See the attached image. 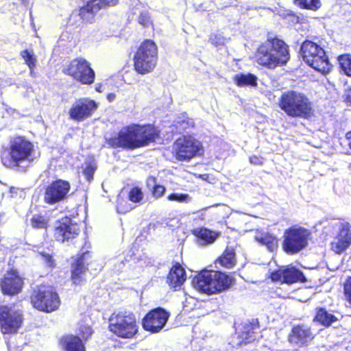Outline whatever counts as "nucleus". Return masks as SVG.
Returning <instances> with one entry per match:
<instances>
[{"mask_svg":"<svg viewBox=\"0 0 351 351\" xmlns=\"http://www.w3.org/2000/svg\"><path fill=\"white\" fill-rule=\"evenodd\" d=\"M160 136V130L153 125L131 124L123 127L117 136L108 140L113 147L134 149L147 146Z\"/></svg>","mask_w":351,"mask_h":351,"instance_id":"obj_1","label":"nucleus"},{"mask_svg":"<svg viewBox=\"0 0 351 351\" xmlns=\"http://www.w3.org/2000/svg\"><path fill=\"white\" fill-rule=\"evenodd\" d=\"M255 57L258 64L273 69L289 60L288 46L277 38H268L259 46Z\"/></svg>","mask_w":351,"mask_h":351,"instance_id":"obj_2","label":"nucleus"},{"mask_svg":"<svg viewBox=\"0 0 351 351\" xmlns=\"http://www.w3.org/2000/svg\"><path fill=\"white\" fill-rule=\"evenodd\" d=\"M234 278L220 271H204L197 274L192 284L197 291L210 295L227 290L234 283Z\"/></svg>","mask_w":351,"mask_h":351,"instance_id":"obj_3","label":"nucleus"},{"mask_svg":"<svg viewBox=\"0 0 351 351\" xmlns=\"http://www.w3.org/2000/svg\"><path fill=\"white\" fill-rule=\"evenodd\" d=\"M279 106L288 116L306 118L312 110V104L303 93L288 90L283 93L279 99Z\"/></svg>","mask_w":351,"mask_h":351,"instance_id":"obj_4","label":"nucleus"},{"mask_svg":"<svg viewBox=\"0 0 351 351\" xmlns=\"http://www.w3.org/2000/svg\"><path fill=\"white\" fill-rule=\"evenodd\" d=\"M158 48L155 43L146 40L141 43L134 58V66L136 72L145 75L152 72L157 63Z\"/></svg>","mask_w":351,"mask_h":351,"instance_id":"obj_5","label":"nucleus"},{"mask_svg":"<svg viewBox=\"0 0 351 351\" xmlns=\"http://www.w3.org/2000/svg\"><path fill=\"white\" fill-rule=\"evenodd\" d=\"M300 51L304 61L310 66L322 73L329 72L331 64L325 51L317 43L306 40L302 43Z\"/></svg>","mask_w":351,"mask_h":351,"instance_id":"obj_6","label":"nucleus"},{"mask_svg":"<svg viewBox=\"0 0 351 351\" xmlns=\"http://www.w3.org/2000/svg\"><path fill=\"white\" fill-rule=\"evenodd\" d=\"M109 323L110 330L121 338L131 339L138 332L136 317L132 313L112 314Z\"/></svg>","mask_w":351,"mask_h":351,"instance_id":"obj_7","label":"nucleus"},{"mask_svg":"<svg viewBox=\"0 0 351 351\" xmlns=\"http://www.w3.org/2000/svg\"><path fill=\"white\" fill-rule=\"evenodd\" d=\"M311 232L303 227L294 226L287 229L283 235L282 249L288 254L300 252L308 245Z\"/></svg>","mask_w":351,"mask_h":351,"instance_id":"obj_8","label":"nucleus"},{"mask_svg":"<svg viewBox=\"0 0 351 351\" xmlns=\"http://www.w3.org/2000/svg\"><path fill=\"white\" fill-rule=\"evenodd\" d=\"M31 302L34 307L39 311L50 313L56 311L60 306V298L53 288L49 286H40L31 296Z\"/></svg>","mask_w":351,"mask_h":351,"instance_id":"obj_9","label":"nucleus"},{"mask_svg":"<svg viewBox=\"0 0 351 351\" xmlns=\"http://www.w3.org/2000/svg\"><path fill=\"white\" fill-rule=\"evenodd\" d=\"M63 72L83 84H90L95 80V72L84 58H75L64 66Z\"/></svg>","mask_w":351,"mask_h":351,"instance_id":"obj_10","label":"nucleus"},{"mask_svg":"<svg viewBox=\"0 0 351 351\" xmlns=\"http://www.w3.org/2000/svg\"><path fill=\"white\" fill-rule=\"evenodd\" d=\"M22 322V314L15 305H0V326L3 334L16 332Z\"/></svg>","mask_w":351,"mask_h":351,"instance_id":"obj_11","label":"nucleus"},{"mask_svg":"<svg viewBox=\"0 0 351 351\" xmlns=\"http://www.w3.org/2000/svg\"><path fill=\"white\" fill-rule=\"evenodd\" d=\"M170 313L162 308L150 311L143 319V327L152 333L159 332L165 326Z\"/></svg>","mask_w":351,"mask_h":351,"instance_id":"obj_12","label":"nucleus"},{"mask_svg":"<svg viewBox=\"0 0 351 351\" xmlns=\"http://www.w3.org/2000/svg\"><path fill=\"white\" fill-rule=\"evenodd\" d=\"M79 233L80 228L77 223L66 217L57 221L53 237L57 241L64 243L75 239Z\"/></svg>","mask_w":351,"mask_h":351,"instance_id":"obj_13","label":"nucleus"},{"mask_svg":"<svg viewBox=\"0 0 351 351\" xmlns=\"http://www.w3.org/2000/svg\"><path fill=\"white\" fill-rule=\"evenodd\" d=\"M71 189L70 183L58 180L51 183L46 189L44 195L45 203L53 204L64 200Z\"/></svg>","mask_w":351,"mask_h":351,"instance_id":"obj_14","label":"nucleus"},{"mask_svg":"<svg viewBox=\"0 0 351 351\" xmlns=\"http://www.w3.org/2000/svg\"><path fill=\"white\" fill-rule=\"evenodd\" d=\"M97 103L88 98H81L73 104L69 111L71 119L81 121L90 117L97 109Z\"/></svg>","mask_w":351,"mask_h":351,"instance_id":"obj_15","label":"nucleus"},{"mask_svg":"<svg viewBox=\"0 0 351 351\" xmlns=\"http://www.w3.org/2000/svg\"><path fill=\"white\" fill-rule=\"evenodd\" d=\"M335 226L339 232L331 243V249L336 254H341L351 245V226L348 223L340 222Z\"/></svg>","mask_w":351,"mask_h":351,"instance_id":"obj_16","label":"nucleus"},{"mask_svg":"<svg viewBox=\"0 0 351 351\" xmlns=\"http://www.w3.org/2000/svg\"><path fill=\"white\" fill-rule=\"evenodd\" d=\"M271 278L273 281H280L287 284L306 281L303 273L295 267L291 265L282 267L273 271Z\"/></svg>","mask_w":351,"mask_h":351,"instance_id":"obj_17","label":"nucleus"},{"mask_svg":"<svg viewBox=\"0 0 351 351\" xmlns=\"http://www.w3.org/2000/svg\"><path fill=\"white\" fill-rule=\"evenodd\" d=\"M118 2L119 0H91L79 10V15L82 20L92 23L95 15L101 8L114 6Z\"/></svg>","mask_w":351,"mask_h":351,"instance_id":"obj_18","label":"nucleus"},{"mask_svg":"<svg viewBox=\"0 0 351 351\" xmlns=\"http://www.w3.org/2000/svg\"><path fill=\"white\" fill-rule=\"evenodd\" d=\"M176 154H197L202 150L201 143L191 136H183L173 144Z\"/></svg>","mask_w":351,"mask_h":351,"instance_id":"obj_19","label":"nucleus"},{"mask_svg":"<svg viewBox=\"0 0 351 351\" xmlns=\"http://www.w3.org/2000/svg\"><path fill=\"white\" fill-rule=\"evenodd\" d=\"M23 284V280L18 272L12 270L5 275L1 282V288L4 294L16 295L21 291Z\"/></svg>","mask_w":351,"mask_h":351,"instance_id":"obj_20","label":"nucleus"},{"mask_svg":"<svg viewBox=\"0 0 351 351\" xmlns=\"http://www.w3.org/2000/svg\"><path fill=\"white\" fill-rule=\"evenodd\" d=\"M313 338L310 327L307 326H296L292 328L289 336L291 343L299 347L307 345Z\"/></svg>","mask_w":351,"mask_h":351,"instance_id":"obj_21","label":"nucleus"},{"mask_svg":"<svg viewBox=\"0 0 351 351\" xmlns=\"http://www.w3.org/2000/svg\"><path fill=\"white\" fill-rule=\"evenodd\" d=\"M90 254L88 252L82 254L72 266L71 278L75 285H80L85 280L88 265L87 260Z\"/></svg>","mask_w":351,"mask_h":351,"instance_id":"obj_22","label":"nucleus"},{"mask_svg":"<svg viewBox=\"0 0 351 351\" xmlns=\"http://www.w3.org/2000/svg\"><path fill=\"white\" fill-rule=\"evenodd\" d=\"M34 155H2L1 160L4 166L9 168L17 167L24 171L34 160Z\"/></svg>","mask_w":351,"mask_h":351,"instance_id":"obj_23","label":"nucleus"},{"mask_svg":"<svg viewBox=\"0 0 351 351\" xmlns=\"http://www.w3.org/2000/svg\"><path fill=\"white\" fill-rule=\"evenodd\" d=\"M186 280V273L180 265H175L168 274L167 282L174 289L180 288Z\"/></svg>","mask_w":351,"mask_h":351,"instance_id":"obj_24","label":"nucleus"},{"mask_svg":"<svg viewBox=\"0 0 351 351\" xmlns=\"http://www.w3.org/2000/svg\"><path fill=\"white\" fill-rule=\"evenodd\" d=\"M12 152L16 154H31L33 151L32 143L23 136H16L10 140Z\"/></svg>","mask_w":351,"mask_h":351,"instance_id":"obj_25","label":"nucleus"},{"mask_svg":"<svg viewBox=\"0 0 351 351\" xmlns=\"http://www.w3.org/2000/svg\"><path fill=\"white\" fill-rule=\"evenodd\" d=\"M193 233L198 239V243L202 245L213 243L219 236L217 232L205 228H197Z\"/></svg>","mask_w":351,"mask_h":351,"instance_id":"obj_26","label":"nucleus"},{"mask_svg":"<svg viewBox=\"0 0 351 351\" xmlns=\"http://www.w3.org/2000/svg\"><path fill=\"white\" fill-rule=\"evenodd\" d=\"M60 342L62 346L66 351H85L82 340L77 336H65Z\"/></svg>","mask_w":351,"mask_h":351,"instance_id":"obj_27","label":"nucleus"},{"mask_svg":"<svg viewBox=\"0 0 351 351\" xmlns=\"http://www.w3.org/2000/svg\"><path fill=\"white\" fill-rule=\"evenodd\" d=\"M337 320L338 319L334 315L328 313L325 308H317L314 321L319 322L322 326L328 327Z\"/></svg>","mask_w":351,"mask_h":351,"instance_id":"obj_28","label":"nucleus"},{"mask_svg":"<svg viewBox=\"0 0 351 351\" xmlns=\"http://www.w3.org/2000/svg\"><path fill=\"white\" fill-rule=\"evenodd\" d=\"M257 77L252 73H238L233 77L234 82L238 86H256Z\"/></svg>","mask_w":351,"mask_h":351,"instance_id":"obj_29","label":"nucleus"},{"mask_svg":"<svg viewBox=\"0 0 351 351\" xmlns=\"http://www.w3.org/2000/svg\"><path fill=\"white\" fill-rule=\"evenodd\" d=\"M255 240L261 245H265L272 252L277 247V240L272 235L267 232H257L254 237Z\"/></svg>","mask_w":351,"mask_h":351,"instance_id":"obj_30","label":"nucleus"},{"mask_svg":"<svg viewBox=\"0 0 351 351\" xmlns=\"http://www.w3.org/2000/svg\"><path fill=\"white\" fill-rule=\"evenodd\" d=\"M132 10L134 14H138L137 21L139 24L144 27L149 26L151 24L149 14L148 11L143 8L141 2L138 1Z\"/></svg>","mask_w":351,"mask_h":351,"instance_id":"obj_31","label":"nucleus"},{"mask_svg":"<svg viewBox=\"0 0 351 351\" xmlns=\"http://www.w3.org/2000/svg\"><path fill=\"white\" fill-rule=\"evenodd\" d=\"M233 249L227 248L223 255L217 260V263L226 268H232L236 263Z\"/></svg>","mask_w":351,"mask_h":351,"instance_id":"obj_32","label":"nucleus"},{"mask_svg":"<svg viewBox=\"0 0 351 351\" xmlns=\"http://www.w3.org/2000/svg\"><path fill=\"white\" fill-rule=\"evenodd\" d=\"M97 167V166L95 159L92 156L88 157L83 167V172L88 182L93 180V174Z\"/></svg>","mask_w":351,"mask_h":351,"instance_id":"obj_33","label":"nucleus"},{"mask_svg":"<svg viewBox=\"0 0 351 351\" xmlns=\"http://www.w3.org/2000/svg\"><path fill=\"white\" fill-rule=\"evenodd\" d=\"M194 126V122L192 119L183 116L182 118H179L178 120L176 121V124L174 127L176 129V132L181 133L186 130L193 128Z\"/></svg>","mask_w":351,"mask_h":351,"instance_id":"obj_34","label":"nucleus"},{"mask_svg":"<svg viewBox=\"0 0 351 351\" xmlns=\"http://www.w3.org/2000/svg\"><path fill=\"white\" fill-rule=\"evenodd\" d=\"M338 60L341 71L346 75L351 76V55H341Z\"/></svg>","mask_w":351,"mask_h":351,"instance_id":"obj_35","label":"nucleus"},{"mask_svg":"<svg viewBox=\"0 0 351 351\" xmlns=\"http://www.w3.org/2000/svg\"><path fill=\"white\" fill-rule=\"evenodd\" d=\"M244 330L239 334V337L245 343L251 342L255 340L254 332L252 331V326L249 324H246L243 326Z\"/></svg>","mask_w":351,"mask_h":351,"instance_id":"obj_36","label":"nucleus"},{"mask_svg":"<svg viewBox=\"0 0 351 351\" xmlns=\"http://www.w3.org/2000/svg\"><path fill=\"white\" fill-rule=\"evenodd\" d=\"M295 3L302 8L316 10L320 7L319 0H295Z\"/></svg>","mask_w":351,"mask_h":351,"instance_id":"obj_37","label":"nucleus"},{"mask_svg":"<svg viewBox=\"0 0 351 351\" xmlns=\"http://www.w3.org/2000/svg\"><path fill=\"white\" fill-rule=\"evenodd\" d=\"M48 221L44 217L36 215L31 219V225L34 228H47Z\"/></svg>","mask_w":351,"mask_h":351,"instance_id":"obj_38","label":"nucleus"},{"mask_svg":"<svg viewBox=\"0 0 351 351\" xmlns=\"http://www.w3.org/2000/svg\"><path fill=\"white\" fill-rule=\"evenodd\" d=\"M209 41L213 45L218 47L225 45L228 41V38H226L221 33H216L210 36Z\"/></svg>","mask_w":351,"mask_h":351,"instance_id":"obj_39","label":"nucleus"},{"mask_svg":"<svg viewBox=\"0 0 351 351\" xmlns=\"http://www.w3.org/2000/svg\"><path fill=\"white\" fill-rule=\"evenodd\" d=\"M21 56L24 59L25 63L27 64L29 68H34L36 66V59L34 56L32 51L28 50H24L21 52Z\"/></svg>","mask_w":351,"mask_h":351,"instance_id":"obj_40","label":"nucleus"},{"mask_svg":"<svg viewBox=\"0 0 351 351\" xmlns=\"http://www.w3.org/2000/svg\"><path fill=\"white\" fill-rule=\"evenodd\" d=\"M167 199L180 203H188L191 201V197L188 194L173 193L168 195Z\"/></svg>","mask_w":351,"mask_h":351,"instance_id":"obj_41","label":"nucleus"},{"mask_svg":"<svg viewBox=\"0 0 351 351\" xmlns=\"http://www.w3.org/2000/svg\"><path fill=\"white\" fill-rule=\"evenodd\" d=\"M143 194L141 189L138 187L132 188L129 193V199L131 202L138 203L142 200Z\"/></svg>","mask_w":351,"mask_h":351,"instance_id":"obj_42","label":"nucleus"},{"mask_svg":"<svg viewBox=\"0 0 351 351\" xmlns=\"http://www.w3.org/2000/svg\"><path fill=\"white\" fill-rule=\"evenodd\" d=\"M79 330L82 338L84 339H87L93 334V330L91 327L87 324H80Z\"/></svg>","mask_w":351,"mask_h":351,"instance_id":"obj_43","label":"nucleus"},{"mask_svg":"<svg viewBox=\"0 0 351 351\" xmlns=\"http://www.w3.org/2000/svg\"><path fill=\"white\" fill-rule=\"evenodd\" d=\"M344 295L346 301L351 305V277L344 283Z\"/></svg>","mask_w":351,"mask_h":351,"instance_id":"obj_44","label":"nucleus"},{"mask_svg":"<svg viewBox=\"0 0 351 351\" xmlns=\"http://www.w3.org/2000/svg\"><path fill=\"white\" fill-rule=\"evenodd\" d=\"M264 160V158H263L260 155H252L249 158L250 163L255 165H262L263 163Z\"/></svg>","mask_w":351,"mask_h":351,"instance_id":"obj_45","label":"nucleus"},{"mask_svg":"<svg viewBox=\"0 0 351 351\" xmlns=\"http://www.w3.org/2000/svg\"><path fill=\"white\" fill-rule=\"evenodd\" d=\"M165 191V188L163 186L157 184L153 189V195L156 197H160L164 194Z\"/></svg>","mask_w":351,"mask_h":351,"instance_id":"obj_46","label":"nucleus"},{"mask_svg":"<svg viewBox=\"0 0 351 351\" xmlns=\"http://www.w3.org/2000/svg\"><path fill=\"white\" fill-rule=\"evenodd\" d=\"M124 201H122V202H119L118 203V205H117V211L119 213H125L127 212H128L129 210H132V206H127L126 208L123 207V205H122V203Z\"/></svg>","mask_w":351,"mask_h":351,"instance_id":"obj_47","label":"nucleus"},{"mask_svg":"<svg viewBox=\"0 0 351 351\" xmlns=\"http://www.w3.org/2000/svg\"><path fill=\"white\" fill-rule=\"evenodd\" d=\"M40 255L43 256V259L46 261V263L51 267L53 266V260L49 254L47 253H41Z\"/></svg>","mask_w":351,"mask_h":351,"instance_id":"obj_48","label":"nucleus"},{"mask_svg":"<svg viewBox=\"0 0 351 351\" xmlns=\"http://www.w3.org/2000/svg\"><path fill=\"white\" fill-rule=\"evenodd\" d=\"M147 186L149 188L154 189L157 184H156V180L154 177L150 176L147 179Z\"/></svg>","mask_w":351,"mask_h":351,"instance_id":"obj_49","label":"nucleus"},{"mask_svg":"<svg viewBox=\"0 0 351 351\" xmlns=\"http://www.w3.org/2000/svg\"><path fill=\"white\" fill-rule=\"evenodd\" d=\"M176 158L178 160H189L195 155H175Z\"/></svg>","mask_w":351,"mask_h":351,"instance_id":"obj_50","label":"nucleus"},{"mask_svg":"<svg viewBox=\"0 0 351 351\" xmlns=\"http://www.w3.org/2000/svg\"><path fill=\"white\" fill-rule=\"evenodd\" d=\"M345 100L347 103H350L351 104V88L346 90Z\"/></svg>","mask_w":351,"mask_h":351,"instance_id":"obj_51","label":"nucleus"},{"mask_svg":"<svg viewBox=\"0 0 351 351\" xmlns=\"http://www.w3.org/2000/svg\"><path fill=\"white\" fill-rule=\"evenodd\" d=\"M95 90L101 93L104 90V86L101 84H97L95 86Z\"/></svg>","mask_w":351,"mask_h":351,"instance_id":"obj_52","label":"nucleus"},{"mask_svg":"<svg viewBox=\"0 0 351 351\" xmlns=\"http://www.w3.org/2000/svg\"><path fill=\"white\" fill-rule=\"evenodd\" d=\"M346 138L348 141L349 147L351 149V131L346 134Z\"/></svg>","mask_w":351,"mask_h":351,"instance_id":"obj_53","label":"nucleus"},{"mask_svg":"<svg viewBox=\"0 0 351 351\" xmlns=\"http://www.w3.org/2000/svg\"><path fill=\"white\" fill-rule=\"evenodd\" d=\"M109 101H112L115 99V95L114 93H110L107 97Z\"/></svg>","mask_w":351,"mask_h":351,"instance_id":"obj_54","label":"nucleus"},{"mask_svg":"<svg viewBox=\"0 0 351 351\" xmlns=\"http://www.w3.org/2000/svg\"><path fill=\"white\" fill-rule=\"evenodd\" d=\"M30 70V75L33 77L34 76V68H29Z\"/></svg>","mask_w":351,"mask_h":351,"instance_id":"obj_55","label":"nucleus"},{"mask_svg":"<svg viewBox=\"0 0 351 351\" xmlns=\"http://www.w3.org/2000/svg\"><path fill=\"white\" fill-rule=\"evenodd\" d=\"M14 189V188H11V189H10V192H11V193H13Z\"/></svg>","mask_w":351,"mask_h":351,"instance_id":"obj_56","label":"nucleus"},{"mask_svg":"<svg viewBox=\"0 0 351 351\" xmlns=\"http://www.w3.org/2000/svg\"><path fill=\"white\" fill-rule=\"evenodd\" d=\"M350 167H351V163L349 165V168H350Z\"/></svg>","mask_w":351,"mask_h":351,"instance_id":"obj_57","label":"nucleus"}]
</instances>
